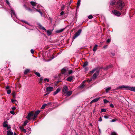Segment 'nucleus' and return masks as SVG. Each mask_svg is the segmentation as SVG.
Here are the masks:
<instances>
[{"label":"nucleus","instance_id":"1","mask_svg":"<svg viewBox=\"0 0 135 135\" xmlns=\"http://www.w3.org/2000/svg\"><path fill=\"white\" fill-rule=\"evenodd\" d=\"M124 5V4L123 1L120 0H119L116 4L115 8L118 10H122Z\"/></svg>","mask_w":135,"mask_h":135},{"label":"nucleus","instance_id":"2","mask_svg":"<svg viewBox=\"0 0 135 135\" xmlns=\"http://www.w3.org/2000/svg\"><path fill=\"white\" fill-rule=\"evenodd\" d=\"M99 73V70H97L96 72L93 75L92 77L89 80H87L88 82H89L93 80H94L97 77Z\"/></svg>","mask_w":135,"mask_h":135},{"label":"nucleus","instance_id":"3","mask_svg":"<svg viewBox=\"0 0 135 135\" xmlns=\"http://www.w3.org/2000/svg\"><path fill=\"white\" fill-rule=\"evenodd\" d=\"M81 32V29L79 30L73 36V39H75L76 38L80 35Z\"/></svg>","mask_w":135,"mask_h":135},{"label":"nucleus","instance_id":"4","mask_svg":"<svg viewBox=\"0 0 135 135\" xmlns=\"http://www.w3.org/2000/svg\"><path fill=\"white\" fill-rule=\"evenodd\" d=\"M40 112V110H38L36 111L35 114H33V116L32 118L33 120H34L37 117V115L39 114Z\"/></svg>","mask_w":135,"mask_h":135},{"label":"nucleus","instance_id":"5","mask_svg":"<svg viewBox=\"0 0 135 135\" xmlns=\"http://www.w3.org/2000/svg\"><path fill=\"white\" fill-rule=\"evenodd\" d=\"M33 116V111H32L28 114L26 118L28 120H30L31 119V117Z\"/></svg>","mask_w":135,"mask_h":135},{"label":"nucleus","instance_id":"6","mask_svg":"<svg viewBox=\"0 0 135 135\" xmlns=\"http://www.w3.org/2000/svg\"><path fill=\"white\" fill-rule=\"evenodd\" d=\"M112 12L114 14L117 16H119L121 15L120 13L116 9L113 10Z\"/></svg>","mask_w":135,"mask_h":135},{"label":"nucleus","instance_id":"7","mask_svg":"<svg viewBox=\"0 0 135 135\" xmlns=\"http://www.w3.org/2000/svg\"><path fill=\"white\" fill-rule=\"evenodd\" d=\"M61 73L65 75H67L68 74V70L65 68H63L61 71Z\"/></svg>","mask_w":135,"mask_h":135},{"label":"nucleus","instance_id":"8","mask_svg":"<svg viewBox=\"0 0 135 135\" xmlns=\"http://www.w3.org/2000/svg\"><path fill=\"white\" fill-rule=\"evenodd\" d=\"M68 88L67 86H64L62 89V91L64 93L66 94L68 91Z\"/></svg>","mask_w":135,"mask_h":135},{"label":"nucleus","instance_id":"9","mask_svg":"<svg viewBox=\"0 0 135 135\" xmlns=\"http://www.w3.org/2000/svg\"><path fill=\"white\" fill-rule=\"evenodd\" d=\"M53 88L51 86H49L46 88V90L47 91L50 92L53 90Z\"/></svg>","mask_w":135,"mask_h":135},{"label":"nucleus","instance_id":"10","mask_svg":"<svg viewBox=\"0 0 135 135\" xmlns=\"http://www.w3.org/2000/svg\"><path fill=\"white\" fill-rule=\"evenodd\" d=\"M37 25L39 27V28L41 29L45 30L46 31V29L42 26L41 24L40 23H38L37 24Z\"/></svg>","mask_w":135,"mask_h":135},{"label":"nucleus","instance_id":"11","mask_svg":"<svg viewBox=\"0 0 135 135\" xmlns=\"http://www.w3.org/2000/svg\"><path fill=\"white\" fill-rule=\"evenodd\" d=\"M99 98H97L93 100H92L91 102H90V103L91 104L93 102H97L99 100Z\"/></svg>","mask_w":135,"mask_h":135},{"label":"nucleus","instance_id":"12","mask_svg":"<svg viewBox=\"0 0 135 135\" xmlns=\"http://www.w3.org/2000/svg\"><path fill=\"white\" fill-rule=\"evenodd\" d=\"M60 89L59 88H57L55 91L54 92L53 94V95H56V94H57L58 93H59L60 91Z\"/></svg>","mask_w":135,"mask_h":135},{"label":"nucleus","instance_id":"13","mask_svg":"<svg viewBox=\"0 0 135 135\" xmlns=\"http://www.w3.org/2000/svg\"><path fill=\"white\" fill-rule=\"evenodd\" d=\"M72 93V91H68L66 93V95L67 96H69L71 95Z\"/></svg>","mask_w":135,"mask_h":135},{"label":"nucleus","instance_id":"14","mask_svg":"<svg viewBox=\"0 0 135 135\" xmlns=\"http://www.w3.org/2000/svg\"><path fill=\"white\" fill-rule=\"evenodd\" d=\"M117 2L115 0L112 1L110 2V4L111 5H114L115 4H116Z\"/></svg>","mask_w":135,"mask_h":135},{"label":"nucleus","instance_id":"15","mask_svg":"<svg viewBox=\"0 0 135 135\" xmlns=\"http://www.w3.org/2000/svg\"><path fill=\"white\" fill-rule=\"evenodd\" d=\"M20 128L22 132L24 133H26V129H24V127H23L20 126Z\"/></svg>","mask_w":135,"mask_h":135},{"label":"nucleus","instance_id":"16","mask_svg":"<svg viewBox=\"0 0 135 135\" xmlns=\"http://www.w3.org/2000/svg\"><path fill=\"white\" fill-rule=\"evenodd\" d=\"M11 15H13V16H14L15 17H16V15L15 13V12L14 11V10L12 9H11Z\"/></svg>","mask_w":135,"mask_h":135},{"label":"nucleus","instance_id":"17","mask_svg":"<svg viewBox=\"0 0 135 135\" xmlns=\"http://www.w3.org/2000/svg\"><path fill=\"white\" fill-rule=\"evenodd\" d=\"M129 90H131V91L135 92V87H130V86Z\"/></svg>","mask_w":135,"mask_h":135},{"label":"nucleus","instance_id":"18","mask_svg":"<svg viewBox=\"0 0 135 135\" xmlns=\"http://www.w3.org/2000/svg\"><path fill=\"white\" fill-rule=\"evenodd\" d=\"M65 29V28L61 29L60 30H57L56 32L57 33H60L62 32Z\"/></svg>","mask_w":135,"mask_h":135},{"label":"nucleus","instance_id":"19","mask_svg":"<svg viewBox=\"0 0 135 135\" xmlns=\"http://www.w3.org/2000/svg\"><path fill=\"white\" fill-rule=\"evenodd\" d=\"M7 121H5L3 124V126L4 127H8V124H7Z\"/></svg>","mask_w":135,"mask_h":135},{"label":"nucleus","instance_id":"20","mask_svg":"<svg viewBox=\"0 0 135 135\" xmlns=\"http://www.w3.org/2000/svg\"><path fill=\"white\" fill-rule=\"evenodd\" d=\"M85 82L84 81L83 82V83L80 85L79 87L81 89L83 88L85 86V85L84 84V83Z\"/></svg>","mask_w":135,"mask_h":135},{"label":"nucleus","instance_id":"21","mask_svg":"<svg viewBox=\"0 0 135 135\" xmlns=\"http://www.w3.org/2000/svg\"><path fill=\"white\" fill-rule=\"evenodd\" d=\"M11 102L12 103H15L17 104V103H18L17 101L15 99H11Z\"/></svg>","mask_w":135,"mask_h":135},{"label":"nucleus","instance_id":"22","mask_svg":"<svg viewBox=\"0 0 135 135\" xmlns=\"http://www.w3.org/2000/svg\"><path fill=\"white\" fill-rule=\"evenodd\" d=\"M98 46L96 44L95 45L93 49V51L94 52H95L97 49V47Z\"/></svg>","mask_w":135,"mask_h":135},{"label":"nucleus","instance_id":"23","mask_svg":"<svg viewBox=\"0 0 135 135\" xmlns=\"http://www.w3.org/2000/svg\"><path fill=\"white\" fill-rule=\"evenodd\" d=\"M31 4L33 6H36L37 4V3L33 1H31L30 2Z\"/></svg>","mask_w":135,"mask_h":135},{"label":"nucleus","instance_id":"24","mask_svg":"<svg viewBox=\"0 0 135 135\" xmlns=\"http://www.w3.org/2000/svg\"><path fill=\"white\" fill-rule=\"evenodd\" d=\"M73 79V77L72 76H70L67 79V80L68 81H71Z\"/></svg>","mask_w":135,"mask_h":135},{"label":"nucleus","instance_id":"25","mask_svg":"<svg viewBox=\"0 0 135 135\" xmlns=\"http://www.w3.org/2000/svg\"><path fill=\"white\" fill-rule=\"evenodd\" d=\"M12 94L13 97V98H14L16 97V92L15 91H13L12 93Z\"/></svg>","mask_w":135,"mask_h":135},{"label":"nucleus","instance_id":"26","mask_svg":"<svg viewBox=\"0 0 135 135\" xmlns=\"http://www.w3.org/2000/svg\"><path fill=\"white\" fill-rule=\"evenodd\" d=\"M130 86H128L124 85V89L125 90H129Z\"/></svg>","mask_w":135,"mask_h":135},{"label":"nucleus","instance_id":"27","mask_svg":"<svg viewBox=\"0 0 135 135\" xmlns=\"http://www.w3.org/2000/svg\"><path fill=\"white\" fill-rule=\"evenodd\" d=\"M13 134V132L11 131H10L9 130L8 131H7V135H12Z\"/></svg>","mask_w":135,"mask_h":135},{"label":"nucleus","instance_id":"28","mask_svg":"<svg viewBox=\"0 0 135 135\" xmlns=\"http://www.w3.org/2000/svg\"><path fill=\"white\" fill-rule=\"evenodd\" d=\"M97 70H97V69H96V68L94 69H93L90 72V73L93 74V73H94L95 71H97Z\"/></svg>","mask_w":135,"mask_h":135},{"label":"nucleus","instance_id":"29","mask_svg":"<svg viewBox=\"0 0 135 135\" xmlns=\"http://www.w3.org/2000/svg\"><path fill=\"white\" fill-rule=\"evenodd\" d=\"M111 89V87H108L106 88L105 89L106 91V92H107L109 91Z\"/></svg>","mask_w":135,"mask_h":135},{"label":"nucleus","instance_id":"30","mask_svg":"<svg viewBox=\"0 0 135 135\" xmlns=\"http://www.w3.org/2000/svg\"><path fill=\"white\" fill-rule=\"evenodd\" d=\"M124 85H122L121 86H119L117 87V89H122L124 88Z\"/></svg>","mask_w":135,"mask_h":135},{"label":"nucleus","instance_id":"31","mask_svg":"<svg viewBox=\"0 0 135 135\" xmlns=\"http://www.w3.org/2000/svg\"><path fill=\"white\" fill-rule=\"evenodd\" d=\"M30 71V70L28 69H27L26 70L24 71V74H27Z\"/></svg>","mask_w":135,"mask_h":135},{"label":"nucleus","instance_id":"32","mask_svg":"<svg viewBox=\"0 0 135 135\" xmlns=\"http://www.w3.org/2000/svg\"><path fill=\"white\" fill-rule=\"evenodd\" d=\"M28 122L27 120L25 121L23 125L24 126H26Z\"/></svg>","mask_w":135,"mask_h":135},{"label":"nucleus","instance_id":"33","mask_svg":"<svg viewBox=\"0 0 135 135\" xmlns=\"http://www.w3.org/2000/svg\"><path fill=\"white\" fill-rule=\"evenodd\" d=\"M47 33L48 36L50 35L51 34V32L49 30H47Z\"/></svg>","mask_w":135,"mask_h":135},{"label":"nucleus","instance_id":"34","mask_svg":"<svg viewBox=\"0 0 135 135\" xmlns=\"http://www.w3.org/2000/svg\"><path fill=\"white\" fill-rule=\"evenodd\" d=\"M106 111V110L105 109H102L101 110V112H105Z\"/></svg>","mask_w":135,"mask_h":135},{"label":"nucleus","instance_id":"35","mask_svg":"<svg viewBox=\"0 0 135 135\" xmlns=\"http://www.w3.org/2000/svg\"><path fill=\"white\" fill-rule=\"evenodd\" d=\"M47 105L46 104H44L41 107V109H44L45 107Z\"/></svg>","mask_w":135,"mask_h":135},{"label":"nucleus","instance_id":"36","mask_svg":"<svg viewBox=\"0 0 135 135\" xmlns=\"http://www.w3.org/2000/svg\"><path fill=\"white\" fill-rule=\"evenodd\" d=\"M7 91L8 94H9L11 93V91L10 89H8L7 90Z\"/></svg>","mask_w":135,"mask_h":135},{"label":"nucleus","instance_id":"37","mask_svg":"<svg viewBox=\"0 0 135 135\" xmlns=\"http://www.w3.org/2000/svg\"><path fill=\"white\" fill-rule=\"evenodd\" d=\"M35 74L37 75L38 77L40 76V74L38 72H36L35 73Z\"/></svg>","mask_w":135,"mask_h":135},{"label":"nucleus","instance_id":"38","mask_svg":"<svg viewBox=\"0 0 135 135\" xmlns=\"http://www.w3.org/2000/svg\"><path fill=\"white\" fill-rule=\"evenodd\" d=\"M68 72L69 74L72 73H73V71L71 70H70L68 71Z\"/></svg>","mask_w":135,"mask_h":135},{"label":"nucleus","instance_id":"39","mask_svg":"<svg viewBox=\"0 0 135 135\" xmlns=\"http://www.w3.org/2000/svg\"><path fill=\"white\" fill-rule=\"evenodd\" d=\"M80 0H79L78 1V2H77V6L78 7H79V6L80 4Z\"/></svg>","mask_w":135,"mask_h":135},{"label":"nucleus","instance_id":"40","mask_svg":"<svg viewBox=\"0 0 135 135\" xmlns=\"http://www.w3.org/2000/svg\"><path fill=\"white\" fill-rule=\"evenodd\" d=\"M104 103H106L109 102L108 101L107 99H104Z\"/></svg>","mask_w":135,"mask_h":135},{"label":"nucleus","instance_id":"41","mask_svg":"<svg viewBox=\"0 0 135 135\" xmlns=\"http://www.w3.org/2000/svg\"><path fill=\"white\" fill-rule=\"evenodd\" d=\"M28 130H29V132L28 133H27V134H29L31 132V128H28Z\"/></svg>","mask_w":135,"mask_h":135},{"label":"nucleus","instance_id":"42","mask_svg":"<svg viewBox=\"0 0 135 135\" xmlns=\"http://www.w3.org/2000/svg\"><path fill=\"white\" fill-rule=\"evenodd\" d=\"M22 22H24V23H26L28 25H30L29 23H28L26 21H24V20H22Z\"/></svg>","mask_w":135,"mask_h":135},{"label":"nucleus","instance_id":"43","mask_svg":"<svg viewBox=\"0 0 135 135\" xmlns=\"http://www.w3.org/2000/svg\"><path fill=\"white\" fill-rule=\"evenodd\" d=\"M43 80V78H40V79L39 83L40 84H41V83L42 82V81Z\"/></svg>","mask_w":135,"mask_h":135},{"label":"nucleus","instance_id":"44","mask_svg":"<svg viewBox=\"0 0 135 135\" xmlns=\"http://www.w3.org/2000/svg\"><path fill=\"white\" fill-rule=\"evenodd\" d=\"M44 80L45 82L47 81V82H48L49 81V79L47 78L45 79Z\"/></svg>","mask_w":135,"mask_h":135},{"label":"nucleus","instance_id":"45","mask_svg":"<svg viewBox=\"0 0 135 135\" xmlns=\"http://www.w3.org/2000/svg\"><path fill=\"white\" fill-rule=\"evenodd\" d=\"M111 135H117L116 133L115 132H112Z\"/></svg>","mask_w":135,"mask_h":135},{"label":"nucleus","instance_id":"46","mask_svg":"<svg viewBox=\"0 0 135 135\" xmlns=\"http://www.w3.org/2000/svg\"><path fill=\"white\" fill-rule=\"evenodd\" d=\"M88 18L90 19H91L93 18V16L92 15H90L88 16Z\"/></svg>","mask_w":135,"mask_h":135},{"label":"nucleus","instance_id":"47","mask_svg":"<svg viewBox=\"0 0 135 135\" xmlns=\"http://www.w3.org/2000/svg\"><path fill=\"white\" fill-rule=\"evenodd\" d=\"M110 41V39H108L107 41V42L108 43H109Z\"/></svg>","mask_w":135,"mask_h":135},{"label":"nucleus","instance_id":"48","mask_svg":"<svg viewBox=\"0 0 135 135\" xmlns=\"http://www.w3.org/2000/svg\"><path fill=\"white\" fill-rule=\"evenodd\" d=\"M87 65V63H84V64L83 65V66L84 67H85Z\"/></svg>","mask_w":135,"mask_h":135},{"label":"nucleus","instance_id":"49","mask_svg":"<svg viewBox=\"0 0 135 135\" xmlns=\"http://www.w3.org/2000/svg\"><path fill=\"white\" fill-rule=\"evenodd\" d=\"M10 113L11 114H14V111H11L10 112Z\"/></svg>","mask_w":135,"mask_h":135},{"label":"nucleus","instance_id":"50","mask_svg":"<svg viewBox=\"0 0 135 135\" xmlns=\"http://www.w3.org/2000/svg\"><path fill=\"white\" fill-rule=\"evenodd\" d=\"M31 52L32 54H33L34 53V51L33 49H31Z\"/></svg>","mask_w":135,"mask_h":135},{"label":"nucleus","instance_id":"51","mask_svg":"<svg viewBox=\"0 0 135 135\" xmlns=\"http://www.w3.org/2000/svg\"><path fill=\"white\" fill-rule=\"evenodd\" d=\"M110 106L112 108H114V107L113 104H110Z\"/></svg>","mask_w":135,"mask_h":135},{"label":"nucleus","instance_id":"52","mask_svg":"<svg viewBox=\"0 0 135 135\" xmlns=\"http://www.w3.org/2000/svg\"><path fill=\"white\" fill-rule=\"evenodd\" d=\"M64 13V12L63 11H62L60 13V15H63Z\"/></svg>","mask_w":135,"mask_h":135},{"label":"nucleus","instance_id":"53","mask_svg":"<svg viewBox=\"0 0 135 135\" xmlns=\"http://www.w3.org/2000/svg\"><path fill=\"white\" fill-rule=\"evenodd\" d=\"M6 2L7 4L9 5V1L7 0H6Z\"/></svg>","mask_w":135,"mask_h":135},{"label":"nucleus","instance_id":"54","mask_svg":"<svg viewBox=\"0 0 135 135\" xmlns=\"http://www.w3.org/2000/svg\"><path fill=\"white\" fill-rule=\"evenodd\" d=\"M98 121H99V122L102 121V118L101 117H100V118H99V119Z\"/></svg>","mask_w":135,"mask_h":135},{"label":"nucleus","instance_id":"55","mask_svg":"<svg viewBox=\"0 0 135 135\" xmlns=\"http://www.w3.org/2000/svg\"><path fill=\"white\" fill-rule=\"evenodd\" d=\"M104 117L105 119H107V118H109L108 116H106V115L104 116Z\"/></svg>","mask_w":135,"mask_h":135},{"label":"nucleus","instance_id":"56","mask_svg":"<svg viewBox=\"0 0 135 135\" xmlns=\"http://www.w3.org/2000/svg\"><path fill=\"white\" fill-rule=\"evenodd\" d=\"M9 86H8L6 87V89H9Z\"/></svg>","mask_w":135,"mask_h":135},{"label":"nucleus","instance_id":"57","mask_svg":"<svg viewBox=\"0 0 135 135\" xmlns=\"http://www.w3.org/2000/svg\"><path fill=\"white\" fill-rule=\"evenodd\" d=\"M116 121V120L115 119H113L112 121H110L111 122H114Z\"/></svg>","mask_w":135,"mask_h":135},{"label":"nucleus","instance_id":"58","mask_svg":"<svg viewBox=\"0 0 135 135\" xmlns=\"http://www.w3.org/2000/svg\"><path fill=\"white\" fill-rule=\"evenodd\" d=\"M107 45H105V46L103 47V48L105 49V48H107Z\"/></svg>","mask_w":135,"mask_h":135},{"label":"nucleus","instance_id":"59","mask_svg":"<svg viewBox=\"0 0 135 135\" xmlns=\"http://www.w3.org/2000/svg\"><path fill=\"white\" fill-rule=\"evenodd\" d=\"M64 6H63L61 8V10H63V9H64Z\"/></svg>","mask_w":135,"mask_h":135},{"label":"nucleus","instance_id":"60","mask_svg":"<svg viewBox=\"0 0 135 135\" xmlns=\"http://www.w3.org/2000/svg\"><path fill=\"white\" fill-rule=\"evenodd\" d=\"M7 127V129H9L11 128V127H10V126H8V127Z\"/></svg>","mask_w":135,"mask_h":135},{"label":"nucleus","instance_id":"61","mask_svg":"<svg viewBox=\"0 0 135 135\" xmlns=\"http://www.w3.org/2000/svg\"><path fill=\"white\" fill-rule=\"evenodd\" d=\"M12 109H13V110H15V109H16V108L15 107H13L12 108Z\"/></svg>","mask_w":135,"mask_h":135},{"label":"nucleus","instance_id":"62","mask_svg":"<svg viewBox=\"0 0 135 135\" xmlns=\"http://www.w3.org/2000/svg\"><path fill=\"white\" fill-rule=\"evenodd\" d=\"M95 112V109H94L93 110V113H94Z\"/></svg>","mask_w":135,"mask_h":135},{"label":"nucleus","instance_id":"63","mask_svg":"<svg viewBox=\"0 0 135 135\" xmlns=\"http://www.w3.org/2000/svg\"><path fill=\"white\" fill-rule=\"evenodd\" d=\"M39 13L41 14V16H42V12L41 11H39Z\"/></svg>","mask_w":135,"mask_h":135},{"label":"nucleus","instance_id":"64","mask_svg":"<svg viewBox=\"0 0 135 135\" xmlns=\"http://www.w3.org/2000/svg\"><path fill=\"white\" fill-rule=\"evenodd\" d=\"M13 135H17L16 133L15 132L14 133V134H13Z\"/></svg>","mask_w":135,"mask_h":135}]
</instances>
